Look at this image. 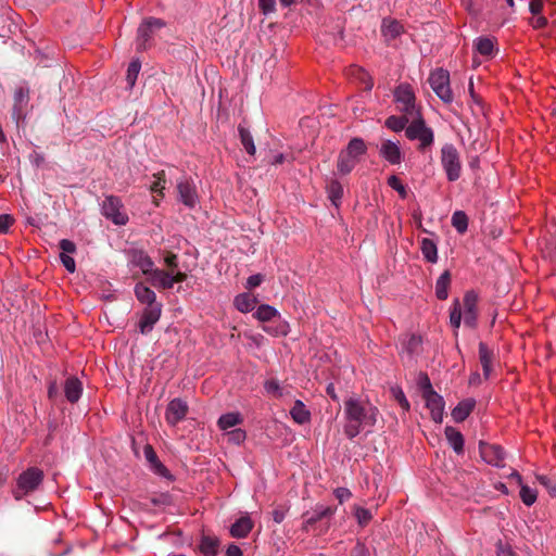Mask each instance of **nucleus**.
I'll return each mask as SVG.
<instances>
[{"label":"nucleus","mask_w":556,"mask_h":556,"mask_svg":"<svg viewBox=\"0 0 556 556\" xmlns=\"http://www.w3.org/2000/svg\"><path fill=\"white\" fill-rule=\"evenodd\" d=\"M378 408L368 401L351 396L344 402V433L353 439L362 431H370L377 422Z\"/></svg>","instance_id":"nucleus-1"},{"label":"nucleus","mask_w":556,"mask_h":556,"mask_svg":"<svg viewBox=\"0 0 556 556\" xmlns=\"http://www.w3.org/2000/svg\"><path fill=\"white\" fill-rule=\"evenodd\" d=\"M253 317L263 324L269 323L275 318H279L275 325L263 326V330L269 336L286 337L290 332L289 323L285 319H281L279 311L269 304L258 305L253 313Z\"/></svg>","instance_id":"nucleus-2"},{"label":"nucleus","mask_w":556,"mask_h":556,"mask_svg":"<svg viewBox=\"0 0 556 556\" xmlns=\"http://www.w3.org/2000/svg\"><path fill=\"white\" fill-rule=\"evenodd\" d=\"M367 146L361 138H353L348 147L339 153L337 168L346 175L353 170L361 157L366 153Z\"/></svg>","instance_id":"nucleus-3"},{"label":"nucleus","mask_w":556,"mask_h":556,"mask_svg":"<svg viewBox=\"0 0 556 556\" xmlns=\"http://www.w3.org/2000/svg\"><path fill=\"white\" fill-rule=\"evenodd\" d=\"M394 102L399 111L407 117L419 116L420 111L416 103V94L413 87L407 83L400 84L394 92Z\"/></svg>","instance_id":"nucleus-4"},{"label":"nucleus","mask_w":556,"mask_h":556,"mask_svg":"<svg viewBox=\"0 0 556 556\" xmlns=\"http://www.w3.org/2000/svg\"><path fill=\"white\" fill-rule=\"evenodd\" d=\"M102 215L113 224L124 226L128 223V215L124 210V204L118 197L106 195L101 204Z\"/></svg>","instance_id":"nucleus-5"},{"label":"nucleus","mask_w":556,"mask_h":556,"mask_svg":"<svg viewBox=\"0 0 556 556\" xmlns=\"http://www.w3.org/2000/svg\"><path fill=\"white\" fill-rule=\"evenodd\" d=\"M441 164L450 181H455L460 177L462 164L457 149L446 143L441 149Z\"/></svg>","instance_id":"nucleus-6"},{"label":"nucleus","mask_w":556,"mask_h":556,"mask_svg":"<svg viewBox=\"0 0 556 556\" xmlns=\"http://www.w3.org/2000/svg\"><path fill=\"white\" fill-rule=\"evenodd\" d=\"M429 84L434 93L445 103L453 101L450 87V73L443 68H437L430 73Z\"/></svg>","instance_id":"nucleus-7"},{"label":"nucleus","mask_w":556,"mask_h":556,"mask_svg":"<svg viewBox=\"0 0 556 556\" xmlns=\"http://www.w3.org/2000/svg\"><path fill=\"white\" fill-rule=\"evenodd\" d=\"M405 134L409 140H418L421 149L433 143V131L426 126L420 114L412 118L410 124L405 129Z\"/></svg>","instance_id":"nucleus-8"},{"label":"nucleus","mask_w":556,"mask_h":556,"mask_svg":"<svg viewBox=\"0 0 556 556\" xmlns=\"http://www.w3.org/2000/svg\"><path fill=\"white\" fill-rule=\"evenodd\" d=\"M187 279V275L181 270H162L159 268H154L152 273L149 275V282L161 289H170L175 283L182 282Z\"/></svg>","instance_id":"nucleus-9"},{"label":"nucleus","mask_w":556,"mask_h":556,"mask_svg":"<svg viewBox=\"0 0 556 556\" xmlns=\"http://www.w3.org/2000/svg\"><path fill=\"white\" fill-rule=\"evenodd\" d=\"M43 473L38 468H29L17 480V490L15 491V497L18 500L23 495L34 491L42 481Z\"/></svg>","instance_id":"nucleus-10"},{"label":"nucleus","mask_w":556,"mask_h":556,"mask_svg":"<svg viewBox=\"0 0 556 556\" xmlns=\"http://www.w3.org/2000/svg\"><path fill=\"white\" fill-rule=\"evenodd\" d=\"M426 407L430 410L431 418L434 422L441 424L444 416V400L435 391H428L424 395Z\"/></svg>","instance_id":"nucleus-11"},{"label":"nucleus","mask_w":556,"mask_h":556,"mask_svg":"<svg viewBox=\"0 0 556 556\" xmlns=\"http://www.w3.org/2000/svg\"><path fill=\"white\" fill-rule=\"evenodd\" d=\"M177 191L179 201L187 207L193 208L199 202L198 193L194 184L189 179L178 181Z\"/></svg>","instance_id":"nucleus-12"},{"label":"nucleus","mask_w":556,"mask_h":556,"mask_svg":"<svg viewBox=\"0 0 556 556\" xmlns=\"http://www.w3.org/2000/svg\"><path fill=\"white\" fill-rule=\"evenodd\" d=\"M162 314V305L147 306L140 317L139 329L142 334L150 332L159 321Z\"/></svg>","instance_id":"nucleus-13"},{"label":"nucleus","mask_w":556,"mask_h":556,"mask_svg":"<svg viewBox=\"0 0 556 556\" xmlns=\"http://www.w3.org/2000/svg\"><path fill=\"white\" fill-rule=\"evenodd\" d=\"M480 454L483 460L492 466H503L505 453L503 448L494 444H480Z\"/></svg>","instance_id":"nucleus-14"},{"label":"nucleus","mask_w":556,"mask_h":556,"mask_svg":"<svg viewBox=\"0 0 556 556\" xmlns=\"http://www.w3.org/2000/svg\"><path fill=\"white\" fill-rule=\"evenodd\" d=\"M380 156L392 165L402 162V151L400 143L392 140H383L379 148Z\"/></svg>","instance_id":"nucleus-15"},{"label":"nucleus","mask_w":556,"mask_h":556,"mask_svg":"<svg viewBox=\"0 0 556 556\" xmlns=\"http://www.w3.org/2000/svg\"><path fill=\"white\" fill-rule=\"evenodd\" d=\"M464 309L462 311L464 323L469 327H475L477 321V302L478 295L475 292H467L464 296Z\"/></svg>","instance_id":"nucleus-16"},{"label":"nucleus","mask_w":556,"mask_h":556,"mask_svg":"<svg viewBox=\"0 0 556 556\" xmlns=\"http://www.w3.org/2000/svg\"><path fill=\"white\" fill-rule=\"evenodd\" d=\"M164 27V22L160 18L150 17L143 21L138 28L139 45L141 48H146L147 42L151 38L154 30Z\"/></svg>","instance_id":"nucleus-17"},{"label":"nucleus","mask_w":556,"mask_h":556,"mask_svg":"<svg viewBox=\"0 0 556 556\" xmlns=\"http://www.w3.org/2000/svg\"><path fill=\"white\" fill-rule=\"evenodd\" d=\"M187 412L188 406L186 402L180 399H174L167 405L166 420L170 425H176L177 422L185 418Z\"/></svg>","instance_id":"nucleus-18"},{"label":"nucleus","mask_w":556,"mask_h":556,"mask_svg":"<svg viewBox=\"0 0 556 556\" xmlns=\"http://www.w3.org/2000/svg\"><path fill=\"white\" fill-rule=\"evenodd\" d=\"M257 298L249 292L239 293L233 298V306L240 313L253 312L257 306Z\"/></svg>","instance_id":"nucleus-19"},{"label":"nucleus","mask_w":556,"mask_h":556,"mask_svg":"<svg viewBox=\"0 0 556 556\" xmlns=\"http://www.w3.org/2000/svg\"><path fill=\"white\" fill-rule=\"evenodd\" d=\"M134 267H138L143 275H149L155 268L153 261L142 251H132L129 258Z\"/></svg>","instance_id":"nucleus-20"},{"label":"nucleus","mask_w":556,"mask_h":556,"mask_svg":"<svg viewBox=\"0 0 556 556\" xmlns=\"http://www.w3.org/2000/svg\"><path fill=\"white\" fill-rule=\"evenodd\" d=\"M253 529V521L248 516L244 515L236 520L230 527V535L236 539H243L249 535V533Z\"/></svg>","instance_id":"nucleus-21"},{"label":"nucleus","mask_w":556,"mask_h":556,"mask_svg":"<svg viewBox=\"0 0 556 556\" xmlns=\"http://www.w3.org/2000/svg\"><path fill=\"white\" fill-rule=\"evenodd\" d=\"M477 53L485 59L495 56L497 49L495 48V39L491 37H479L473 42Z\"/></svg>","instance_id":"nucleus-22"},{"label":"nucleus","mask_w":556,"mask_h":556,"mask_svg":"<svg viewBox=\"0 0 556 556\" xmlns=\"http://www.w3.org/2000/svg\"><path fill=\"white\" fill-rule=\"evenodd\" d=\"M475 405L476 401L473 399H466L460 401L451 413L453 420L456 422L464 421L470 415Z\"/></svg>","instance_id":"nucleus-23"},{"label":"nucleus","mask_w":556,"mask_h":556,"mask_svg":"<svg viewBox=\"0 0 556 556\" xmlns=\"http://www.w3.org/2000/svg\"><path fill=\"white\" fill-rule=\"evenodd\" d=\"M292 420L298 425L308 424L311 421V412L301 400H296L290 409Z\"/></svg>","instance_id":"nucleus-24"},{"label":"nucleus","mask_w":556,"mask_h":556,"mask_svg":"<svg viewBox=\"0 0 556 556\" xmlns=\"http://www.w3.org/2000/svg\"><path fill=\"white\" fill-rule=\"evenodd\" d=\"M135 294H136L137 300L140 303L146 304L147 306L162 305L161 303L156 302V295H155L154 291L141 282L136 285Z\"/></svg>","instance_id":"nucleus-25"},{"label":"nucleus","mask_w":556,"mask_h":556,"mask_svg":"<svg viewBox=\"0 0 556 556\" xmlns=\"http://www.w3.org/2000/svg\"><path fill=\"white\" fill-rule=\"evenodd\" d=\"M153 182L150 185V191L155 193L156 197L153 198V204L155 206L160 205V200L164 198V190L166 186L165 173L161 170L153 175Z\"/></svg>","instance_id":"nucleus-26"},{"label":"nucleus","mask_w":556,"mask_h":556,"mask_svg":"<svg viewBox=\"0 0 556 556\" xmlns=\"http://www.w3.org/2000/svg\"><path fill=\"white\" fill-rule=\"evenodd\" d=\"M446 440L450 446L454 450L455 453L460 454L464 451V437L463 434L456 430L454 427L447 426L444 430Z\"/></svg>","instance_id":"nucleus-27"},{"label":"nucleus","mask_w":556,"mask_h":556,"mask_svg":"<svg viewBox=\"0 0 556 556\" xmlns=\"http://www.w3.org/2000/svg\"><path fill=\"white\" fill-rule=\"evenodd\" d=\"M403 31V26L400 22L392 18H384L381 25L382 36L387 40L395 39Z\"/></svg>","instance_id":"nucleus-28"},{"label":"nucleus","mask_w":556,"mask_h":556,"mask_svg":"<svg viewBox=\"0 0 556 556\" xmlns=\"http://www.w3.org/2000/svg\"><path fill=\"white\" fill-rule=\"evenodd\" d=\"M81 392L83 384L77 378L72 377L65 381L64 393L70 402H77L81 395Z\"/></svg>","instance_id":"nucleus-29"},{"label":"nucleus","mask_w":556,"mask_h":556,"mask_svg":"<svg viewBox=\"0 0 556 556\" xmlns=\"http://www.w3.org/2000/svg\"><path fill=\"white\" fill-rule=\"evenodd\" d=\"M29 90L27 88L20 87L14 93V111L13 115L16 119H20L23 114V110L28 103Z\"/></svg>","instance_id":"nucleus-30"},{"label":"nucleus","mask_w":556,"mask_h":556,"mask_svg":"<svg viewBox=\"0 0 556 556\" xmlns=\"http://www.w3.org/2000/svg\"><path fill=\"white\" fill-rule=\"evenodd\" d=\"M420 250L427 262L432 264L438 262V248L432 239L424 238L420 242Z\"/></svg>","instance_id":"nucleus-31"},{"label":"nucleus","mask_w":556,"mask_h":556,"mask_svg":"<svg viewBox=\"0 0 556 556\" xmlns=\"http://www.w3.org/2000/svg\"><path fill=\"white\" fill-rule=\"evenodd\" d=\"M243 421V418L240 413L238 412H231L224 414L218 419V427L224 430L228 431L230 428H233L238 425H240Z\"/></svg>","instance_id":"nucleus-32"},{"label":"nucleus","mask_w":556,"mask_h":556,"mask_svg":"<svg viewBox=\"0 0 556 556\" xmlns=\"http://www.w3.org/2000/svg\"><path fill=\"white\" fill-rule=\"evenodd\" d=\"M479 357L483 369V375L485 378H489L492 370L493 353L489 350L486 344L482 342L479 344Z\"/></svg>","instance_id":"nucleus-33"},{"label":"nucleus","mask_w":556,"mask_h":556,"mask_svg":"<svg viewBox=\"0 0 556 556\" xmlns=\"http://www.w3.org/2000/svg\"><path fill=\"white\" fill-rule=\"evenodd\" d=\"M451 283V274L445 270L441 274L435 282V295L439 300H445L448 296V288Z\"/></svg>","instance_id":"nucleus-34"},{"label":"nucleus","mask_w":556,"mask_h":556,"mask_svg":"<svg viewBox=\"0 0 556 556\" xmlns=\"http://www.w3.org/2000/svg\"><path fill=\"white\" fill-rule=\"evenodd\" d=\"M146 459L151 464L153 470L161 475L166 476L167 469L166 467L159 460L153 447L151 445L144 446L143 450Z\"/></svg>","instance_id":"nucleus-35"},{"label":"nucleus","mask_w":556,"mask_h":556,"mask_svg":"<svg viewBox=\"0 0 556 556\" xmlns=\"http://www.w3.org/2000/svg\"><path fill=\"white\" fill-rule=\"evenodd\" d=\"M328 198L334 206H339L343 197V187L338 180H332L327 187Z\"/></svg>","instance_id":"nucleus-36"},{"label":"nucleus","mask_w":556,"mask_h":556,"mask_svg":"<svg viewBox=\"0 0 556 556\" xmlns=\"http://www.w3.org/2000/svg\"><path fill=\"white\" fill-rule=\"evenodd\" d=\"M218 540L211 536H203L200 543V549L205 556H216Z\"/></svg>","instance_id":"nucleus-37"},{"label":"nucleus","mask_w":556,"mask_h":556,"mask_svg":"<svg viewBox=\"0 0 556 556\" xmlns=\"http://www.w3.org/2000/svg\"><path fill=\"white\" fill-rule=\"evenodd\" d=\"M238 130L243 148L250 155H254L256 149L251 132L242 126H239Z\"/></svg>","instance_id":"nucleus-38"},{"label":"nucleus","mask_w":556,"mask_h":556,"mask_svg":"<svg viewBox=\"0 0 556 556\" xmlns=\"http://www.w3.org/2000/svg\"><path fill=\"white\" fill-rule=\"evenodd\" d=\"M409 119H412V117H407L406 115H404L402 117L390 116L386 121V126L389 129L397 132V131L403 130L406 127V125L408 124Z\"/></svg>","instance_id":"nucleus-39"},{"label":"nucleus","mask_w":556,"mask_h":556,"mask_svg":"<svg viewBox=\"0 0 556 556\" xmlns=\"http://www.w3.org/2000/svg\"><path fill=\"white\" fill-rule=\"evenodd\" d=\"M452 225L459 232L464 233L468 228V218L463 211H456L452 215Z\"/></svg>","instance_id":"nucleus-40"},{"label":"nucleus","mask_w":556,"mask_h":556,"mask_svg":"<svg viewBox=\"0 0 556 556\" xmlns=\"http://www.w3.org/2000/svg\"><path fill=\"white\" fill-rule=\"evenodd\" d=\"M520 498L525 505L531 506L536 502L538 493L534 489L522 483L520 485Z\"/></svg>","instance_id":"nucleus-41"},{"label":"nucleus","mask_w":556,"mask_h":556,"mask_svg":"<svg viewBox=\"0 0 556 556\" xmlns=\"http://www.w3.org/2000/svg\"><path fill=\"white\" fill-rule=\"evenodd\" d=\"M140 68H141V64L138 60H134L129 63L128 68H127L126 80L130 88H132L135 86L137 77L140 72Z\"/></svg>","instance_id":"nucleus-42"},{"label":"nucleus","mask_w":556,"mask_h":556,"mask_svg":"<svg viewBox=\"0 0 556 556\" xmlns=\"http://www.w3.org/2000/svg\"><path fill=\"white\" fill-rule=\"evenodd\" d=\"M354 515L357 520V523L361 527L367 526L370 522V520L372 519V515H371L370 510L367 508L361 507V506L354 507Z\"/></svg>","instance_id":"nucleus-43"},{"label":"nucleus","mask_w":556,"mask_h":556,"mask_svg":"<svg viewBox=\"0 0 556 556\" xmlns=\"http://www.w3.org/2000/svg\"><path fill=\"white\" fill-rule=\"evenodd\" d=\"M265 391L277 399L283 396V389L280 387L279 382L276 379H269L264 383Z\"/></svg>","instance_id":"nucleus-44"},{"label":"nucleus","mask_w":556,"mask_h":556,"mask_svg":"<svg viewBox=\"0 0 556 556\" xmlns=\"http://www.w3.org/2000/svg\"><path fill=\"white\" fill-rule=\"evenodd\" d=\"M462 318L463 314L460 304L458 300H455L450 315V323L455 329H458L462 323Z\"/></svg>","instance_id":"nucleus-45"},{"label":"nucleus","mask_w":556,"mask_h":556,"mask_svg":"<svg viewBox=\"0 0 556 556\" xmlns=\"http://www.w3.org/2000/svg\"><path fill=\"white\" fill-rule=\"evenodd\" d=\"M388 185L392 189L397 191V193L400 194V197L402 199H405L407 197L406 187L402 184L401 179L397 176H395V175L390 176L388 178Z\"/></svg>","instance_id":"nucleus-46"},{"label":"nucleus","mask_w":556,"mask_h":556,"mask_svg":"<svg viewBox=\"0 0 556 556\" xmlns=\"http://www.w3.org/2000/svg\"><path fill=\"white\" fill-rule=\"evenodd\" d=\"M226 435H227L228 441L233 443V444H240L247 438L245 431L243 429H240V428H236V429L226 431Z\"/></svg>","instance_id":"nucleus-47"},{"label":"nucleus","mask_w":556,"mask_h":556,"mask_svg":"<svg viewBox=\"0 0 556 556\" xmlns=\"http://www.w3.org/2000/svg\"><path fill=\"white\" fill-rule=\"evenodd\" d=\"M392 394L393 396L395 397V400L399 402V404L401 405V407L404 409V410H408L409 409V402L407 401L403 390L401 388H392Z\"/></svg>","instance_id":"nucleus-48"},{"label":"nucleus","mask_w":556,"mask_h":556,"mask_svg":"<svg viewBox=\"0 0 556 556\" xmlns=\"http://www.w3.org/2000/svg\"><path fill=\"white\" fill-rule=\"evenodd\" d=\"M60 260L63 266L66 268L68 273H74L76 270V264L74 258L65 253L60 254Z\"/></svg>","instance_id":"nucleus-49"},{"label":"nucleus","mask_w":556,"mask_h":556,"mask_svg":"<svg viewBox=\"0 0 556 556\" xmlns=\"http://www.w3.org/2000/svg\"><path fill=\"white\" fill-rule=\"evenodd\" d=\"M333 514V509L330 507L320 508L316 511V515L314 517H311L306 520V523H314L317 520H320L321 518L326 516H330Z\"/></svg>","instance_id":"nucleus-50"},{"label":"nucleus","mask_w":556,"mask_h":556,"mask_svg":"<svg viewBox=\"0 0 556 556\" xmlns=\"http://www.w3.org/2000/svg\"><path fill=\"white\" fill-rule=\"evenodd\" d=\"M60 249L62 250L61 253H65L68 255L74 254L76 252L75 243L68 239H62L60 241Z\"/></svg>","instance_id":"nucleus-51"},{"label":"nucleus","mask_w":556,"mask_h":556,"mask_svg":"<svg viewBox=\"0 0 556 556\" xmlns=\"http://www.w3.org/2000/svg\"><path fill=\"white\" fill-rule=\"evenodd\" d=\"M334 496L339 501V503H344L345 501L350 500L352 497V493L346 488H337L334 490Z\"/></svg>","instance_id":"nucleus-52"},{"label":"nucleus","mask_w":556,"mask_h":556,"mask_svg":"<svg viewBox=\"0 0 556 556\" xmlns=\"http://www.w3.org/2000/svg\"><path fill=\"white\" fill-rule=\"evenodd\" d=\"M178 258L177 255L174 253H169L164 257V264L168 268V270H179L178 269Z\"/></svg>","instance_id":"nucleus-53"},{"label":"nucleus","mask_w":556,"mask_h":556,"mask_svg":"<svg viewBox=\"0 0 556 556\" xmlns=\"http://www.w3.org/2000/svg\"><path fill=\"white\" fill-rule=\"evenodd\" d=\"M13 224V218L11 215H8V214H3V215H0V232L1 233H5L9 228L12 226Z\"/></svg>","instance_id":"nucleus-54"},{"label":"nucleus","mask_w":556,"mask_h":556,"mask_svg":"<svg viewBox=\"0 0 556 556\" xmlns=\"http://www.w3.org/2000/svg\"><path fill=\"white\" fill-rule=\"evenodd\" d=\"M258 4L264 14H269L275 11V0H258Z\"/></svg>","instance_id":"nucleus-55"},{"label":"nucleus","mask_w":556,"mask_h":556,"mask_svg":"<svg viewBox=\"0 0 556 556\" xmlns=\"http://www.w3.org/2000/svg\"><path fill=\"white\" fill-rule=\"evenodd\" d=\"M419 387H420V389H421V391H422V396H424L425 394H427V392H428V391H434V390L432 389V386H431L430 379L428 378V376H427V375H422V376H420V378H419Z\"/></svg>","instance_id":"nucleus-56"},{"label":"nucleus","mask_w":556,"mask_h":556,"mask_svg":"<svg viewBox=\"0 0 556 556\" xmlns=\"http://www.w3.org/2000/svg\"><path fill=\"white\" fill-rule=\"evenodd\" d=\"M262 281H263L262 275H260V274L252 275L247 279L245 287L248 289H253V288L258 287L262 283Z\"/></svg>","instance_id":"nucleus-57"},{"label":"nucleus","mask_w":556,"mask_h":556,"mask_svg":"<svg viewBox=\"0 0 556 556\" xmlns=\"http://www.w3.org/2000/svg\"><path fill=\"white\" fill-rule=\"evenodd\" d=\"M543 10V2L541 0H531L530 11L533 15H539Z\"/></svg>","instance_id":"nucleus-58"},{"label":"nucleus","mask_w":556,"mask_h":556,"mask_svg":"<svg viewBox=\"0 0 556 556\" xmlns=\"http://www.w3.org/2000/svg\"><path fill=\"white\" fill-rule=\"evenodd\" d=\"M531 24L534 28H541L546 25V18L543 16L534 15L533 20L531 21Z\"/></svg>","instance_id":"nucleus-59"},{"label":"nucleus","mask_w":556,"mask_h":556,"mask_svg":"<svg viewBox=\"0 0 556 556\" xmlns=\"http://www.w3.org/2000/svg\"><path fill=\"white\" fill-rule=\"evenodd\" d=\"M227 556H242V551L236 544H230L226 552Z\"/></svg>","instance_id":"nucleus-60"},{"label":"nucleus","mask_w":556,"mask_h":556,"mask_svg":"<svg viewBox=\"0 0 556 556\" xmlns=\"http://www.w3.org/2000/svg\"><path fill=\"white\" fill-rule=\"evenodd\" d=\"M498 556H516L509 547L501 546L497 551Z\"/></svg>","instance_id":"nucleus-61"},{"label":"nucleus","mask_w":556,"mask_h":556,"mask_svg":"<svg viewBox=\"0 0 556 556\" xmlns=\"http://www.w3.org/2000/svg\"><path fill=\"white\" fill-rule=\"evenodd\" d=\"M247 338H249L256 345H260L264 339L262 334H249Z\"/></svg>","instance_id":"nucleus-62"},{"label":"nucleus","mask_w":556,"mask_h":556,"mask_svg":"<svg viewBox=\"0 0 556 556\" xmlns=\"http://www.w3.org/2000/svg\"><path fill=\"white\" fill-rule=\"evenodd\" d=\"M273 518L275 522L280 523L285 519V514L282 511L276 510L273 514Z\"/></svg>","instance_id":"nucleus-63"},{"label":"nucleus","mask_w":556,"mask_h":556,"mask_svg":"<svg viewBox=\"0 0 556 556\" xmlns=\"http://www.w3.org/2000/svg\"><path fill=\"white\" fill-rule=\"evenodd\" d=\"M536 480L544 486L549 488V479L546 476H536Z\"/></svg>","instance_id":"nucleus-64"}]
</instances>
